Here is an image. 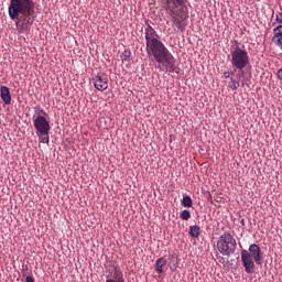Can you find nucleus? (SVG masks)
<instances>
[{
	"label": "nucleus",
	"instance_id": "obj_1",
	"mask_svg": "<svg viewBox=\"0 0 282 282\" xmlns=\"http://www.w3.org/2000/svg\"><path fill=\"white\" fill-rule=\"evenodd\" d=\"M145 50L148 56H151L159 63L160 72H175V58L169 52V48L160 40V34L151 26L147 24L144 28Z\"/></svg>",
	"mask_w": 282,
	"mask_h": 282
},
{
	"label": "nucleus",
	"instance_id": "obj_2",
	"mask_svg": "<svg viewBox=\"0 0 282 282\" xmlns=\"http://www.w3.org/2000/svg\"><path fill=\"white\" fill-rule=\"evenodd\" d=\"M34 0H10L9 17L15 23L19 34H28L36 21Z\"/></svg>",
	"mask_w": 282,
	"mask_h": 282
},
{
	"label": "nucleus",
	"instance_id": "obj_3",
	"mask_svg": "<svg viewBox=\"0 0 282 282\" xmlns=\"http://www.w3.org/2000/svg\"><path fill=\"white\" fill-rule=\"evenodd\" d=\"M163 6L172 18V23L180 30L186 32L188 21V9L184 8V0H163Z\"/></svg>",
	"mask_w": 282,
	"mask_h": 282
},
{
	"label": "nucleus",
	"instance_id": "obj_4",
	"mask_svg": "<svg viewBox=\"0 0 282 282\" xmlns=\"http://www.w3.org/2000/svg\"><path fill=\"white\" fill-rule=\"evenodd\" d=\"M241 261L247 274H254V263L263 265V252L259 245L252 243L248 250H241Z\"/></svg>",
	"mask_w": 282,
	"mask_h": 282
},
{
	"label": "nucleus",
	"instance_id": "obj_5",
	"mask_svg": "<svg viewBox=\"0 0 282 282\" xmlns=\"http://www.w3.org/2000/svg\"><path fill=\"white\" fill-rule=\"evenodd\" d=\"M229 54L231 56L230 63L234 68V72H241L250 65V55H248V51H246V46L241 45V43L234 41L231 42V46L229 50Z\"/></svg>",
	"mask_w": 282,
	"mask_h": 282
},
{
	"label": "nucleus",
	"instance_id": "obj_6",
	"mask_svg": "<svg viewBox=\"0 0 282 282\" xmlns=\"http://www.w3.org/2000/svg\"><path fill=\"white\" fill-rule=\"evenodd\" d=\"M217 250L223 257H232L237 252V239L230 231H226L219 236Z\"/></svg>",
	"mask_w": 282,
	"mask_h": 282
},
{
	"label": "nucleus",
	"instance_id": "obj_7",
	"mask_svg": "<svg viewBox=\"0 0 282 282\" xmlns=\"http://www.w3.org/2000/svg\"><path fill=\"white\" fill-rule=\"evenodd\" d=\"M33 124L36 130V135H50V121L47 117H42L41 115L33 116Z\"/></svg>",
	"mask_w": 282,
	"mask_h": 282
},
{
	"label": "nucleus",
	"instance_id": "obj_8",
	"mask_svg": "<svg viewBox=\"0 0 282 282\" xmlns=\"http://www.w3.org/2000/svg\"><path fill=\"white\" fill-rule=\"evenodd\" d=\"M93 83L98 91H105L109 87V77L105 73H97L93 75Z\"/></svg>",
	"mask_w": 282,
	"mask_h": 282
},
{
	"label": "nucleus",
	"instance_id": "obj_9",
	"mask_svg": "<svg viewBox=\"0 0 282 282\" xmlns=\"http://www.w3.org/2000/svg\"><path fill=\"white\" fill-rule=\"evenodd\" d=\"M0 98L3 100L4 105H11L12 95L10 94V88H8V86L0 87Z\"/></svg>",
	"mask_w": 282,
	"mask_h": 282
},
{
	"label": "nucleus",
	"instance_id": "obj_10",
	"mask_svg": "<svg viewBox=\"0 0 282 282\" xmlns=\"http://www.w3.org/2000/svg\"><path fill=\"white\" fill-rule=\"evenodd\" d=\"M273 34L274 35L272 37V42L274 43V45H278V47L282 50V25L273 29Z\"/></svg>",
	"mask_w": 282,
	"mask_h": 282
},
{
	"label": "nucleus",
	"instance_id": "obj_11",
	"mask_svg": "<svg viewBox=\"0 0 282 282\" xmlns=\"http://www.w3.org/2000/svg\"><path fill=\"white\" fill-rule=\"evenodd\" d=\"M106 282H124V275L119 267H115L112 279H108Z\"/></svg>",
	"mask_w": 282,
	"mask_h": 282
},
{
	"label": "nucleus",
	"instance_id": "obj_12",
	"mask_svg": "<svg viewBox=\"0 0 282 282\" xmlns=\"http://www.w3.org/2000/svg\"><path fill=\"white\" fill-rule=\"evenodd\" d=\"M166 265V260L164 257L159 258L155 261V270L158 274H162V272H164V267Z\"/></svg>",
	"mask_w": 282,
	"mask_h": 282
},
{
	"label": "nucleus",
	"instance_id": "obj_13",
	"mask_svg": "<svg viewBox=\"0 0 282 282\" xmlns=\"http://www.w3.org/2000/svg\"><path fill=\"white\" fill-rule=\"evenodd\" d=\"M120 58H121L122 63H131V59L133 58L131 51L130 50H124L121 53Z\"/></svg>",
	"mask_w": 282,
	"mask_h": 282
},
{
	"label": "nucleus",
	"instance_id": "obj_14",
	"mask_svg": "<svg viewBox=\"0 0 282 282\" xmlns=\"http://www.w3.org/2000/svg\"><path fill=\"white\" fill-rule=\"evenodd\" d=\"M182 206L185 208H192L193 207V199L191 196H184L182 199Z\"/></svg>",
	"mask_w": 282,
	"mask_h": 282
},
{
	"label": "nucleus",
	"instance_id": "obj_15",
	"mask_svg": "<svg viewBox=\"0 0 282 282\" xmlns=\"http://www.w3.org/2000/svg\"><path fill=\"white\" fill-rule=\"evenodd\" d=\"M189 235H191V237H194L195 239H197V237H199V226H197V225L191 226Z\"/></svg>",
	"mask_w": 282,
	"mask_h": 282
},
{
	"label": "nucleus",
	"instance_id": "obj_16",
	"mask_svg": "<svg viewBox=\"0 0 282 282\" xmlns=\"http://www.w3.org/2000/svg\"><path fill=\"white\" fill-rule=\"evenodd\" d=\"M229 89H232V91L239 89V82H237V79L232 78L230 79L229 84H228Z\"/></svg>",
	"mask_w": 282,
	"mask_h": 282
},
{
	"label": "nucleus",
	"instance_id": "obj_17",
	"mask_svg": "<svg viewBox=\"0 0 282 282\" xmlns=\"http://www.w3.org/2000/svg\"><path fill=\"white\" fill-rule=\"evenodd\" d=\"M180 217H181V219H183V221H188V219H191V212L185 209V210L181 212Z\"/></svg>",
	"mask_w": 282,
	"mask_h": 282
},
{
	"label": "nucleus",
	"instance_id": "obj_18",
	"mask_svg": "<svg viewBox=\"0 0 282 282\" xmlns=\"http://www.w3.org/2000/svg\"><path fill=\"white\" fill-rule=\"evenodd\" d=\"M35 115L34 116H42V117H47V112L41 107H35L34 108Z\"/></svg>",
	"mask_w": 282,
	"mask_h": 282
},
{
	"label": "nucleus",
	"instance_id": "obj_19",
	"mask_svg": "<svg viewBox=\"0 0 282 282\" xmlns=\"http://www.w3.org/2000/svg\"><path fill=\"white\" fill-rule=\"evenodd\" d=\"M39 138H40V142H42V144H48L50 143V134L39 135Z\"/></svg>",
	"mask_w": 282,
	"mask_h": 282
},
{
	"label": "nucleus",
	"instance_id": "obj_20",
	"mask_svg": "<svg viewBox=\"0 0 282 282\" xmlns=\"http://www.w3.org/2000/svg\"><path fill=\"white\" fill-rule=\"evenodd\" d=\"M275 21H276V23H282V12H278L275 14Z\"/></svg>",
	"mask_w": 282,
	"mask_h": 282
},
{
	"label": "nucleus",
	"instance_id": "obj_21",
	"mask_svg": "<svg viewBox=\"0 0 282 282\" xmlns=\"http://www.w3.org/2000/svg\"><path fill=\"white\" fill-rule=\"evenodd\" d=\"M25 282H34V278H32V275H28Z\"/></svg>",
	"mask_w": 282,
	"mask_h": 282
},
{
	"label": "nucleus",
	"instance_id": "obj_22",
	"mask_svg": "<svg viewBox=\"0 0 282 282\" xmlns=\"http://www.w3.org/2000/svg\"><path fill=\"white\" fill-rule=\"evenodd\" d=\"M278 78H280V80H282V68H280V69L278 70Z\"/></svg>",
	"mask_w": 282,
	"mask_h": 282
},
{
	"label": "nucleus",
	"instance_id": "obj_23",
	"mask_svg": "<svg viewBox=\"0 0 282 282\" xmlns=\"http://www.w3.org/2000/svg\"><path fill=\"white\" fill-rule=\"evenodd\" d=\"M224 78H230V72H225L224 73Z\"/></svg>",
	"mask_w": 282,
	"mask_h": 282
},
{
	"label": "nucleus",
	"instance_id": "obj_24",
	"mask_svg": "<svg viewBox=\"0 0 282 282\" xmlns=\"http://www.w3.org/2000/svg\"><path fill=\"white\" fill-rule=\"evenodd\" d=\"M218 261H219V263H226V259H224V257H219Z\"/></svg>",
	"mask_w": 282,
	"mask_h": 282
},
{
	"label": "nucleus",
	"instance_id": "obj_25",
	"mask_svg": "<svg viewBox=\"0 0 282 282\" xmlns=\"http://www.w3.org/2000/svg\"><path fill=\"white\" fill-rule=\"evenodd\" d=\"M236 78H238V80H241V74H237Z\"/></svg>",
	"mask_w": 282,
	"mask_h": 282
}]
</instances>
